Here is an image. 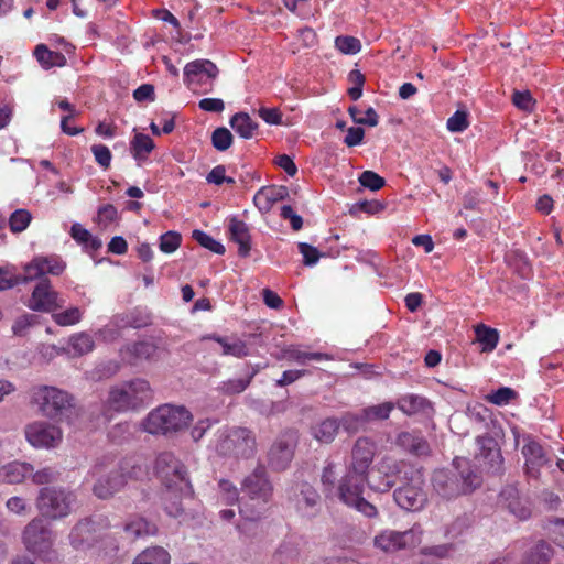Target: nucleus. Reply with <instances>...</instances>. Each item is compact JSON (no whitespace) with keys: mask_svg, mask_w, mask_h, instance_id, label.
Instances as JSON below:
<instances>
[{"mask_svg":"<svg viewBox=\"0 0 564 564\" xmlns=\"http://www.w3.org/2000/svg\"><path fill=\"white\" fill-rule=\"evenodd\" d=\"M289 196V189L285 186H263L253 197V203L261 213H268L272 206Z\"/></svg>","mask_w":564,"mask_h":564,"instance_id":"obj_24","label":"nucleus"},{"mask_svg":"<svg viewBox=\"0 0 564 564\" xmlns=\"http://www.w3.org/2000/svg\"><path fill=\"white\" fill-rule=\"evenodd\" d=\"M523 553L519 564H550L554 550L547 542L539 540L522 543Z\"/></svg>","mask_w":564,"mask_h":564,"instance_id":"obj_23","label":"nucleus"},{"mask_svg":"<svg viewBox=\"0 0 564 564\" xmlns=\"http://www.w3.org/2000/svg\"><path fill=\"white\" fill-rule=\"evenodd\" d=\"M517 392L508 387L499 388L488 395V401L496 405H506L511 400L516 399Z\"/></svg>","mask_w":564,"mask_h":564,"instance_id":"obj_55","label":"nucleus"},{"mask_svg":"<svg viewBox=\"0 0 564 564\" xmlns=\"http://www.w3.org/2000/svg\"><path fill=\"white\" fill-rule=\"evenodd\" d=\"M182 237L176 231H167L160 238V250L164 253L174 252L181 245Z\"/></svg>","mask_w":564,"mask_h":564,"instance_id":"obj_51","label":"nucleus"},{"mask_svg":"<svg viewBox=\"0 0 564 564\" xmlns=\"http://www.w3.org/2000/svg\"><path fill=\"white\" fill-rule=\"evenodd\" d=\"M335 46L344 54H356L360 51V41L354 36H337Z\"/></svg>","mask_w":564,"mask_h":564,"instance_id":"obj_54","label":"nucleus"},{"mask_svg":"<svg viewBox=\"0 0 564 564\" xmlns=\"http://www.w3.org/2000/svg\"><path fill=\"white\" fill-rule=\"evenodd\" d=\"M24 432L28 442L36 448L56 447L63 438L61 429L47 422H33Z\"/></svg>","mask_w":564,"mask_h":564,"instance_id":"obj_16","label":"nucleus"},{"mask_svg":"<svg viewBox=\"0 0 564 564\" xmlns=\"http://www.w3.org/2000/svg\"><path fill=\"white\" fill-rule=\"evenodd\" d=\"M192 237L195 241H197L202 247L213 251L216 254H224L225 253V247L217 240H215L213 237L207 235L206 232L195 229L192 232Z\"/></svg>","mask_w":564,"mask_h":564,"instance_id":"obj_45","label":"nucleus"},{"mask_svg":"<svg viewBox=\"0 0 564 564\" xmlns=\"http://www.w3.org/2000/svg\"><path fill=\"white\" fill-rule=\"evenodd\" d=\"M32 481L36 485H47L58 478V473L52 467H44L35 473L32 471Z\"/></svg>","mask_w":564,"mask_h":564,"instance_id":"obj_64","label":"nucleus"},{"mask_svg":"<svg viewBox=\"0 0 564 564\" xmlns=\"http://www.w3.org/2000/svg\"><path fill=\"white\" fill-rule=\"evenodd\" d=\"M69 345L77 355H85L94 349L93 337L87 333H78L69 338Z\"/></svg>","mask_w":564,"mask_h":564,"instance_id":"obj_44","label":"nucleus"},{"mask_svg":"<svg viewBox=\"0 0 564 564\" xmlns=\"http://www.w3.org/2000/svg\"><path fill=\"white\" fill-rule=\"evenodd\" d=\"M192 414L185 406L163 404L152 410L143 421V430L153 435H167L185 429Z\"/></svg>","mask_w":564,"mask_h":564,"instance_id":"obj_5","label":"nucleus"},{"mask_svg":"<svg viewBox=\"0 0 564 564\" xmlns=\"http://www.w3.org/2000/svg\"><path fill=\"white\" fill-rule=\"evenodd\" d=\"M118 217V210L112 204H106L98 209L97 221L100 226L107 227Z\"/></svg>","mask_w":564,"mask_h":564,"instance_id":"obj_62","label":"nucleus"},{"mask_svg":"<svg viewBox=\"0 0 564 564\" xmlns=\"http://www.w3.org/2000/svg\"><path fill=\"white\" fill-rule=\"evenodd\" d=\"M336 478V465L333 462H328L326 466L323 468V473L321 476V480L324 486V491L326 492V495L334 490Z\"/></svg>","mask_w":564,"mask_h":564,"instance_id":"obj_56","label":"nucleus"},{"mask_svg":"<svg viewBox=\"0 0 564 564\" xmlns=\"http://www.w3.org/2000/svg\"><path fill=\"white\" fill-rule=\"evenodd\" d=\"M36 322V316L33 314H23L19 316L13 325L12 332L17 336H24L28 329Z\"/></svg>","mask_w":564,"mask_h":564,"instance_id":"obj_60","label":"nucleus"},{"mask_svg":"<svg viewBox=\"0 0 564 564\" xmlns=\"http://www.w3.org/2000/svg\"><path fill=\"white\" fill-rule=\"evenodd\" d=\"M397 444L416 456H424L430 453L427 441L419 432H401L397 437Z\"/></svg>","mask_w":564,"mask_h":564,"instance_id":"obj_27","label":"nucleus"},{"mask_svg":"<svg viewBox=\"0 0 564 564\" xmlns=\"http://www.w3.org/2000/svg\"><path fill=\"white\" fill-rule=\"evenodd\" d=\"M102 534L97 531L96 523L90 519L79 521L70 531V544L75 549H85L94 545Z\"/></svg>","mask_w":564,"mask_h":564,"instance_id":"obj_22","label":"nucleus"},{"mask_svg":"<svg viewBox=\"0 0 564 564\" xmlns=\"http://www.w3.org/2000/svg\"><path fill=\"white\" fill-rule=\"evenodd\" d=\"M348 112H349L351 119L354 120V122L357 124H366L369 127H376L379 122V117H378L377 112L375 111V109L371 107L366 110L365 117H358L359 110L357 109L356 106L349 107Z\"/></svg>","mask_w":564,"mask_h":564,"instance_id":"obj_50","label":"nucleus"},{"mask_svg":"<svg viewBox=\"0 0 564 564\" xmlns=\"http://www.w3.org/2000/svg\"><path fill=\"white\" fill-rule=\"evenodd\" d=\"M76 495L61 487H43L35 499V507L43 520H62L68 517L76 505Z\"/></svg>","mask_w":564,"mask_h":564,"instance_id":"obj_7","label":"nucleus"},{"mask_svg":"<svg viewBox=\"0 0 564 564\" xmlns=\"http://www.w3.org/2000/svg\"><path fill=\"white\" fill-rule=\"evenodd\" d=\"M299 511L313 516L321 503V496L317 490L307 481L296 484L290 494Z\"/></svg>","mask_w":564,"mask_h":564,"instance_id":"obj_18","label":"nucleus"},{"mask_svg":"<svg viewBox=\"0 0 564 564\" xmlns=\"http://www.w3.org/2000/svg\"><path fill=\"white\" fill-rule=\"evenodd\" d=\"M368 477L346 471L338 485V497L347 506L354 507L368 518L377 516V508L364 497L365 484Z\"/></svg>","mask_w":564,"mask_h":564,"instance_id":"obj_11","label":"nucleus"},{"mask_svg":"<svg viewBox=\"0 0 564 564\" xmlns=\"http://www.w3.org/2000/svg\"><path fill=\"white\" fill-rule=\"evenodd\" d=\"M241 492L239 512L242 521L236 527L240 533L250 535L251 528L262 519L273 495V485L263 465H258L245 477Z\"/></svg>","mask_w":564,"mask_h":564,"instance_id":"obj_2","label":"nucleus"},{"mask_svg":"<svg viewBox=\"0 0 564 564\" xmlns=\"http://www.w3.org/2000/svg\"><path fill=\"white\" fill-rule=\"evenodd\" d=\"M446 126L451 132H463L469 126L467 113L465 111L457 110L448 118Z\"/></svg>","mask_w":564,"mask_h":564,"instance_id":"obj_58","label":"nucleus"},{"mask_svg":"<svg viewBox=\"0 0 564 564\" xmlns=\"http://www.w3.org/2000/svg\"><path fill=\"white\" fill-rule=\"evenodd\" d=\"M432 481L436 492L444 498L451 499L460 495L457 481L444 470L435 471Z\"/></svg>","mask_w":564,"mask_h":564,"instance_id":"obj_34","label":"nucleus"},{"mask_svg":"<svg viewBox=\"0 0 564 564\" xmlns=\"http://www.w3.org/2000/svg\"><path fill=\"white\" fill-rule=\"evenodd\" d=\"M212 144L218 151L228 150L232 144L231 132L225 127L215 129L212 133Z\"/></svg>","mask_w":564,"mask_h":564,"instance_id":"obj_48","label":"nucleus"},{"mask_svg":"<svg viewBox=\"0 0 564 564\" xmlns=\"http://www.w3.org/2000/svg\"><path fill=\"white\" fill-rule=\"evenodd\" d=\"M220 498L228 505H232L239 500V492L235 485L229 480H220L219 484Z\"/></svg>","mask_w":564,"mask_h":564,"instance_id":"obj_59","label":"nucleus"},{"mask_svg":"<svg viewBox=\"0 0 564 564\" xmlns=\"http://www.w3.org/2000/svg\"><path fill=\"white\" fill-rule=\"evenodd\" d=\"M403 484L393 492L397 505L406 511H421L429 501L427 486L421 468L406 471Z\"/></svg>","mask_w":564,"mask_h":564,"instance_id":"obj_9","label":"nucleus"},{"mask_svg":"<svg viewBox=\"0 0 564 564\" xmlns=\"http://www.w3.org/2000/svg\"><path fill=\"white\" fill-rule=\"evenodd\" d=\"M375 453V443L368 437H359L352 446L347 471L368 477L369 467L372 464Z\"/></svg>","mask_w":564,"mask_h":564,"instance_id":"obj_17","label":"nucleus"},{"mask_svg":"<svg viewBox=\"0 0 564 564\" xmlns=\"http://www.w3.org/2000/svg\"><path fill=\"white\" fill-rule=\"evenodd\" d=\"M215 451L224 457L249 459L257 453V438L247 427H224L216 434Z\"/></svg>","mask_w":564,"mask_h":564,"instance_id":"obj_4","label":"nucleus"},{"mask_svg":"<svg viewBox=\"0 0 564 564\" xmlns=\"http://www.w3.org/2000/svg\"><path fill=\"white\" fill-rule=\"evenodd\" d=\"M218 76L217 66L209 59H196L187 63L184 67V82L188 88L196 90L198 87L208 85L209 89H205L204 93L212 90L213 82Z\"/></svg>","mask_w":564,"mask_h":564,"instance_id":"obj_15","label":"nucleus"},{"mask_svg":"<svg viewBox=\"0 0 564 564\" xmlns=\"http://www.w3.org/2000/svg\"><path fill=\"white\" fill-rule=\"evenodd\" d=\"M65 268V262L57 256L36 257L24 267L22 281L39 280L28 301V306L32 311L50 313L64 306L65 300L52 288L51 281L44 275H59Z\"/></svg>","mask_w":564,"mask_h":564,"instance_id":"obj_1","label":"nucleus"},{"mask_svg":"<svg viewBox=\"0 0 564 564\" xmlns=\"http://www.w3.org/2000/svg\"><path fill=\"white\" fill-rule=\"evenodd\" d=\"M53 531L40 517L33 518L23 529L22 542L25 549L36 554L44 562H57L58 554L54 546Z\"/></svg>","mask_w":564,"mask_h":564,"instance_id":"obj_8","label":"nucleus"},{"mask_svg":"<svg viewBox=\"0 0 564 564\" xmlns=\"http://www.w3.org/2000/svg\"><path fill=\"white\" fill-rule=\"evenodd\" d=\"M164 509L166 513L173 518H180L184 512L181 500L176 495H174L171 488H167V491L164 496Z\"/></svg>","mask_w":564,"mask_h":564,"instance_id":"obj_49","label":"nucleus"},{"mask_svg":"<svg viewBox=\"0 0 564 564\" xmlns=\"http://www.w3.org/2000/svg\"><path fill=\"white\" fill-rule=\"evenodd\" d=\"M152 398L150 383L144 379L124 381L109 391L107 404L116 412L137 410Z\"/></svg>","mask_w":564,"mask_h":564,"instance_id":"obj_6","label":"nucleus"},{"mask_svg":"<svg viewBox=\"0 0 564 564\" xmlns=\"http://www.w3.org/2000/svg\"><path fill=\"white\" fill-rule=\"evenodd\" d=\"M34 55L40 65L45 69L63 67L66 64V57L63 53L51 51L44 44H40L35 47Z\"/></svg>","mask_w":564,"mask_h":564,"instance_id":"obj_35","label":"nucleus"},{"mask_svg":"<svg viewBox=\"0 0 564 564\" xmlns=\"http://www.w3.org/2000/svg\"><path fill=\"white\" fill-rule=\"evenodd\" d=\"M32 219L30 212L26 209H17L9 218V226L12 232H22L25 230Z\"/></svg>","mask_w":564,"mask_h":564,"instance_id":"obj_46","label":"nucleus"},{"mask_svg":"<svg viewBox=\"0 0 564 564\" xmlns=\"http://www.w3.org/2000/svg\"><path fill=\"white\" fill-rule=\"evenodd\" d=\"M299 251L303 256L304 264L308 267L316 264L322 256L315 247L306 242L299 243Z\"/></svg>","mask_w":564,"mask_h":564,"instance_id":"obj_61","label":"nucleus"},{"mask_svg":"<svg viewBox=\"0 0 564 564\" xmlns=\"http://www.w3.org/2000/svg\"><path fill=\"white\" fill-rule=\"evenodd\" d=\"M91 152L96 162L102 167L108 169L111 162V152L108 147L104 144H94L91 147Z\"/></svg>","mask_w":564,"mask_h":564,"instance_id":"obj_63","label":"nucleus"},{"mask_svg":"<svg viewBox=\"0 0 564 564\" xmlns=\"http://www.w3.org/2000/svg\"><path fill=\"white\" fill-rule=\"evenodd\" d=\"M228 231L230 235V239L238 243L239 246V256L247 257L251 249V237L248 225L245 221L238 219L237 217H231L228 224Z\"/></svg>","mask_w":564,"mask_h":564,"instance_id":"obj_26","label":"nucleus"},{"mask_svg":"<svg viewBox=\"0 0 564 564\" xmlns=\"http://www.w3.org/2000/svg\"><path fill=\"white\" fill-rule=\"evenodd\" d=\"M479 447L478 457L482 458L492 474L502 471L503 458L497 441L489 434L480 435L476 440Z\"/></svg>","mask_w":564,"mask_h":564,"instance_id":"obj_20","label":"nucleus"},{"mask_svg":"<svg viewBox=\"0 0 564 564\" xmlns=\"http://www.w3.org/2000/svg\"><path fill=\"white\" fill-rule=\"evenodd\" d=\"M282 358L299 365H306L308 361H328L333 356L326 352H311L303 350L300 345H290L282 350Z\"/></svg>","mask_w":564,"mask_h":564,"instance_id":"obj_28","label":"nucleus"},{"mask_svg":"<svg viewBox=\"0 0 564 564\" xmlns=\"http://www.w3.org/2000/svg\"><path fill=\"white\" fill-rule=\"evenodd\" d=\"M170 553L162 546H151L143 550L132 564H170Z\"/></svg>","mask_w":564,"mask_h":564,"instance_id":"obj_39","label":"nucleus"},{"mask_svg":"<svg viewBox=\"0 0 564 564\" xmlns=\"http://www.w3.org/2000/svg\"><path fill=\"white\" fill-rule=\"evenodd\" d=\"M422 533L420 525H413L405 531L383 530L375 536L373 544L386 553H393L420 544Z\"/></svg>","mask_w":564,"mask_h":564,"instance_id":"obj_13","label":"nucleus"},{"mask_svg":"<svg viewBox=\"0 0 564 564\" xmlns=\"http://www.w3.org/2000/svg\"><path fill=\"white\" fill-rule=\"evenodd\" d=\"M288 10L303 20L315 15L316 9L312 8L310 2H284Z\"/></svg>","mask_w":564,"mask_h":564,"instance_id":"obj_57","label":"nucleus"},{"mask_svg":"<svg viewBox=\"0 0 564 564\" xmlns=\"http://www.w3.org/2000/svg\"><path fill=\"white\" fill-rule=\"evenodd\" d=\"M230 127L243 139H251L259 128L247 112L235 113L230 119Z\"/></svg>","mask_w":564,"mask_h":564,"instance_id":"obj_38","label":"nucleus"},{"mask_svg":"<svg viewBox=\"0 0 564 564\" xmlns=\"http://www.w3.org/2000/svg\"><path fill=\"white\" fill-rule=\"evenodd\" d=\"M155 346L148 341H138L120 350L121 357L128 364L135 365L139 360L150 359L155 352Z\"/></svg>","mask_w":564,"mask_h":564,"instance_id":"obj_31","label":"nucleus"},{"mask_svg":"<svg viewBox=\"0 0 564 564\" xmlns=\"http://www.w3.org/2000/svg\"><path fill=\"white\" fill-rule=\"evenodd\" d=\"M83 314L79 307H69L63 312L53 313L52 319L59 326H73L82 321Z\"/></svg>","mask_w":564,"mask_h":564,"instance_id":"obj_43","label":"nucleus"},{"mask_svg":"<svg viewBox=\"0 0 564 564\" xmlns=\"http://www.w3.org/2000/svg\"><path fill=\"white\" fill-rule=\"evenodd\" d=\"M33 467L26 463L12 462L0 468V480L8 484H20L32 474Z\"/></svg>","mask_w":564,"mask_h":564,"instance_id":"obj_32","label":"nucleus"},{"mask_svg":"<svg viewBox=\"0 0 564 564\" xmlns=\"http://www.w3.org/2000/svg\"><path fill=\"white\" fill-rule=\"evenodd\" d=\"M144 466L133 457L124 458L108 468L104 464L94 467L96 482L93 491L100 499H108L120 491L129 480H137L145 475Z\"/></svg>","mask_w":564,"mask_h":564,"instance_id":"obj_3","label":"nucleus"},{"mask_svg":"<svg viewBox=\"0 0 564 564\" xmlns=\"http://www.w3.org/2000/svg\"><path fill=\"white\" fill-rule=\"evenodd\" d=\"M153 149L154 142L148 134L135 133L130 142V150L133 158L138 162V165H141L144 161H147Z\"/></svg>","mask_w":564,"mask_h":564,"instance_id":"obj_37","label":"nucleus"},{"mask_svg":"<svg viewBox=\"0 0 564 564\" xmlns=\"http://www.w3.org/2000/svg\"><path fill=\"white\" fill-rule=\"evenodd\" d=\"M299 444V433L294 429L282 431L267 453V463L272 471H284L294 458Z\"/></svg>","mask_w":564,"mask_h":564,"instance_id":"obj_12","label":"nucleus"},{"mask_svg":"<svg viewBox=\"0 0 564 564\" xmlns=\"http://www.w3.org/2000/svg\"><path fill=\"white\" fill-rule=\"evenodd\" d=\"M429 405V401L421 395L408 394L399 399L398 408L405 414H413L424 411Z\"/></svg>","mask_w":564,"mask_h":564,"instance_id":"obj_42","label":"nucleus"},{"mask_svg":"<svg viewBox=\"0 0 564 564\" xmlns=\"http://www.w3.org/2000/svg\"><path fill=\"white\" fill-rule=\"evenodd\" d=\"M522 455L525 458V474L533 479L540 477L541 468L551 460L542 445L532 440L522 447Z\"/></svg>","mask_w":564,"mask_h":564,"instance_id":"obj_21","label":"nucleus"},{"mask_svg":"<svg viewBox=\"0 0 564 564\" xmlns=\"http://www.w3.org/2000/svg\"><path fill=\"white\" fill-rule=\"evenodd\" d=\"M394 405L391 402H384L378 405H372L362 410L364 417L367 420H386L389 417Z\"/></svg>","mask_w":564,"mask_h":564,"instance_id":"obj_47","label":"nucleus"},{"mask_svg":"<svg viewBox=\"0 0 564 564\" xmlns=\"http://www.w3.org/2000/svg\"><path fill=\"white\" fill-rule=\"evenodd\" d=\"M124 532L131 538H144L155 535L158 527L144 518L135 517L124 524Z\"/></svg>","mask_w":564,"mask_h":564,"instance_id":"obj_36","label":"nucleus"},{"mask_svg":"<svg viewBox=\"0 0 564 564\" xmlns=\"http://www.w3.org/2000/svg\"><path fill=\"white\" fill-rule=\"evenodd\" d=\"M358 181L364 187L369 188L371 191H379L386 184L384 178L373 171L362 172L359 175Z\"/></svg>","mask_w":564,"mask_h":564,"instance_id":"obj_53","label":"nucleus"},{"mask_svg":"<svg viewBox=\"0 0 564 564\" xmlns=\"http://www.w3.org/2000/svg\"><path fill=\"white\" fill-rule=\"evenodd\" d=\"M500 497L506 508L517 519L523 521L528 520L531 517L532 512L529 502L519 496V492L514 487L505 488L501 491Z\"/></svg>","mask_w":564,"mask_h":564,"instance_id":"obj_25","label":"nucleus"},{"mask_svg":"<svg viewBox=\"0 0 564 564\" xmlns=\"http://www.w3.org/2000/svg\"><path fill=\"white\" fill-rule=\"evenodd\" d=\"M475 334L478 343L481 345V351H492L499 341V333L497 329L480 324L476 326Z\"/></svg>","mask_w":564,"mask_h":564,"instance_id":"obj_40","label":"nucleus"},{"mask_svg":"<svg viewBox=\"0 0 564 564\" xmlns=\"http://www.w3.org/2000/svg\"><path fill=\"white\" fill-rule=\"evenodd\" d=\"M366 422L362 411L360 413H346L339 421L348 433H356Z\"/></svg>","mask_w":564,"mask_h":564,"instance_id":"obj_52","label":"nucleus"},{"mask_svg":"<svg viewBox=\"0 0 564 564\" xmlns=\"http://www.w3.org/2000/svg\"><path fill=\"white\" fill-rule=\"evenodd\" d=\"M340 427V423L335 417H327L311 427L312 436L319 443H332Z\"/></svg>","mask_w":564,"mask_h":564,"instance_id":"obj_33","label":"nucleus"},{"mask_svg":"<svg viewBox=\"0 0 564 564\" xmlns=\"http://www.w3.org/2000/svg\"><path fill=\"white\" fill-rule=\"evenodd\" d=\"M412 465L403 460H395L391 457H384L379 463V471L384 475L381 484L378 485V489L386 491L395 485V479L404 480L409 470H416Z\"/></svg>","mask_w":564,"mask_h":564,"instance_id":"obj_19","label":"nucleus"},{"mask_svg":"<svg viewBox=\"0 0 564 564\" xmlns=\"http://www.w3.org/2000/svg\"><path fill=\"white\" fill-rule=\"evenodd\" d=\"M256 372L257 371L253 370L250 375L246 376V378L228 379L223 381L217 389L219 392L226 395L239 394L249 387Z\"/></svg>","mask_w":564,"mask_h":564,"instance_id":"obj_41","label":"nucleus"},{"mask_svg":"<svg viewBox=\"0 0 564 564\" xmlns=\"http://www.w3.org/2000/svg\"><path fill=\"white\" fill-rule=\"evenodd\" d=\"M455 468L459 470V476L463 481L459 487L460 494H467L481 485V477L476 473L466 458L456 457L453 462Z\"/></svg>","mask_w":564,"mask_h":564,"instance_id":"obj_29","label":"nucleus"},{"mask_svg":"<svg viewBox=\"0 0 564 564\" xmlns=\"http://www.w3.org/2000/svg\"><path fill=\"white\" fill-rule=\"evenodd\" d=\"M32 399L40 412L50 419L68 417L75 406L73 395L51 386L35 388Z\"/></svg>","mask_w":564,"mask_h":564,"instance_id":"obj_10","label":"nucleus"},{"mask_svg":"<svg viewBox=\"0 0 564 564\" xmlns=\"http://www.w3.org/2000/svg\"><path fill=\"white\" fill-rule=\"evenodd\" d=\"M215 340L221 347V355L232 356L236 358H243L250 355L249 346L242 339L236 336H217L213 335L208 337Z\"/></svg>","mask_w":564,"mask_h":564,"instance_id":"obj_30","label":"nucleus"},{"mask_svg":"<svg viewBox=\"0 0 564 564\" xmlns=\"http://www.w3.org/2000/svg\"><path fill=\"white\" fill-rule=\"evenodd\" d=\"M154 470L156 476L167 488L177 485L188 486L186 468L172 452H163L158 455Z\"/></svg>","mask_w":564,"mask_h":564,"instance_id":"obj_14","label":"nucleus"}]
</instances>
